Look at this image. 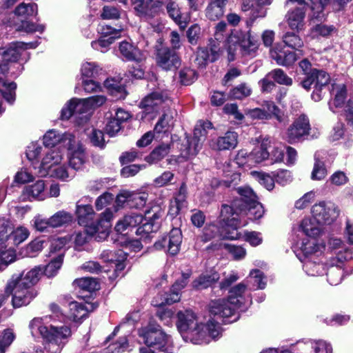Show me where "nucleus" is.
Masks as SVG:
<instances>
[{"mask_svg":"<svg viewBox=\"0 0 353 353\" xmlns=\"http://www.w3.org/2000/svg\"><path fill=\"white\" fill-rule=\"evenodd\" d=\"M42 270L35 267L19 275H12L6 285V292L12 294V303L14 307L28 305L37 295L34 285L39 280Z\"/></svg>","mask_w":353,"mask_h":353,"instance_id":"f257e3e1","label":"nucleus"},{"mask_svg":"<svg viewBox=\"0 0 353 353\" xmlns=\"http://www.w3.org/2000/svg\"><path fill=\"white\" fill-rule=\"evenodd\" d=\"M42 270L35 267L19 275H12L6 285V292L12 294V303L14 307L28 305L37 295L34 285L39 280Z\"/></svg>","mask_w":353,"mask_h":353,"instance_id":"f03ea898","label":"nucleus"},{"mask_svg":"<svg viewBox=\"0 0 353 353\" xmlns=\"http://www.w3.org/2000/svg\"><path fill=\"white\" fill-rule=\"evenodd\" d=\"M245 289V284L239 283L230 290L228 300L212 301L209 304L210 314L216 319H223V322L225 323L236 321L239 319V315L236 314V312L245 310V307L243 306L244 298L243 296Z\"/></svg>","mask_w":353,"mask_h":353,"instance_id":"7ed1b4c3","label":"nucleus"},{"mask_svg":"<svg viewBox=\"0 0 353 353\" xmlns=\"http://www.w3.org/2000/svg\"><path fill=\"white\" fill-rule=\"evenodd\" d=\"M232 179L223 181V184L227 188H233L238 193L239 197L234 203V206L240 208L243 214H245L250 219L257 220L264 214V209L262 205L257 201V196L251 188L247 186L235 188L237 181L240 180L239 173H233Z\"/></svg>","mask_w":353,"mask_h":353,"instance_id":"20e7f679","label":"nucleus"},{"mask_svg":"<svg viewBox=\"0 0 353 353\" xmlns=\"http://www.w3.org/2000/svg\"><path fill=\"white\" fill-rule=\"evenodd\" d=\"M299 67L305 75L300 82V85L305 90L309 91L313 86L314 90L311 94L312 100L319 101L323 97V90L330 82V76L325 70L312 67L311 63L304 59L299 62Z\"/></svg>","mask_w":353,"mask_h":353,"instance_id":"39448f33","label":"nucleus"},{"mask_svg":"<svg viewBox=\"0 0 353 353\" xmlns=\"http://www.w3.org/2000/svg\"><path fill=\"white\" fill-rule=\"evenodd\" d=\"M212 129V123L208 121H199L194 130L192 138L186 137L180 148L181 157L188 159L195 156L207 138L208 130Z\"/></svg>","mask_w":353,"mask_h":353,"instance_id":"423d86ee","label":"nucleus"},{"mask_svg":"<svg viewBox=\"0 0 353 353\" xmlns=\"http://www.w3.org/2000/svg\"><path fill=\"white\" fill-rule=\"evenodd\" d=\"M315 243L307 239L303 241L300 247L305 258L302 260L303 268L307 274L312 276L323 275L325 272V265L312 254L316 252Z\"/></svg>","mask_w":353,"mask_h":353,"instance_id":"0eeeda50","label":"nucleus"},{"mask_svg":"<svg viewBox=\"0 0 353 353\" xmlns=\"http://www.w3.org/2000/svg\"><path fill=\"white\" fill-rule=\"evenodd\" d=\"M139 336L143 338L146 347L152 352H157L170 347V337L159 326L143 328L139 330Z\"/></svg>","mask_w":353,"mask_h":353,"instance_id":"6e6552de","label":"nucleus"},{"mask_svg":"<svg viewBox=\"0 0 353 353\" xmlns=\"http://www.w3.org/2000/svg\"><path fill=\"white\" fill-rule=\"evenodd\" d=\"M157 82V78L154 76L150 83L154 85L150 88L153 91L148 94L140 103V107L145 109L147 113L157 111L158 107L161 105L168 98V92L165 85Z\"/></svg>","mask_w":353,"mask_h":353,"instance_id":"1a4fd4ad","label":"nucleus"},{"mask_svg":"<svg viewBox=\"0 0 353 353\" xmlns=\"http://www.w3.org/2000/svg\"><path fill=\"white\" fill-rule=\"evenodd\" d=\"M179 332L183 334L188 333L192 336H203L204 328L203 323H199L196 315L192 310H185L178 312L176 323Z\"/></svg>","mask_w":353,"mask_h":353,"instance_id":"9d476101","label":"nucleus"},{"mask_svg":"<svg viewBox=\"0 0 353 353\" xmlns=\"http://www.w3.org/2000/svg\"><path fill=\"white\" fill-rule=\"evenodd\" d=\"M164 215V211L159 206H154L145 211V222L138 227L136 234L142 239L152 238L151 235L160 228L161 219Z\"/></svg>","mask_w":353,"mask_h":353,"instance_id":"9b49d317","label":"nucleus"},{"mask_svg":"<svg viewBox=\"0 0 353 353\" xmlns=\"http://www.w3.org/2000/svg\"><path fill=\"white\" fill-rule=\"evenodd\" d=\"M37 46V43L13 42L0 48V56L6 63L17 62L20 60L26 61L29 59V55L26 50L28 48H35Z\"/></svg>","mask_w":353,"mask_h":353,"instance_id":"f8f14e48","label":"nucleus"},{"mask_svg":"<svg viewBox=\"0 0 353 353\" xmlns=\"http://www.w3.org/2000/svg\"><path fill=\"white\" fill-rule=\"evenodd\" d=\"M311 130L309 118L305 114H301L294 119L288 128L285 139L291 144L303 141L308 136Z\"/></svg>","mask_w":353,"mask_h":353,"instance_id":"ddd939ff","label":"nucleus"},{"mask_svg":"<svg viewBox=\"0 0 353 353\" xmlns=\"http://www.w3.org/2000/svg\"><path fill=\"white\" fill-rule=\"evenodd\" d=\"M133 8L141 19L150 22L154 31L160 30L159 21L155 19L158 14V6L153 3V0H131Z\"/></svg>","mask_w":353,"mask_h":353,"instance_id":"4468645a","label":"nucleus"},{"mask_svg":"<svg viewBox=\"0 0 353 353\" xmlns=\"http://www.w3.org/2000/svg\"><path fill=\"white\" fill-rule=\"evenodd\" d=\"M65 147L70 151V166L74 170H81L85 162V154L83 147L77 142L74 136L67 134L63 139Z\"/></svg>","mask_w":353,"mask_h":353,"instance_id":"2eb2a0df","label":"nucleus"},{"mask_svg":"<svg viewBox=\"0 0 353 353\" xmlns=\"http://www.w3.org/2000/svg\"><path fill=\"white\" fill-rule=\"evenodd\" d=\"M238 198L234 199L231 205L223 204L221 207L220 214V223L229 230H236L245 225L239 218V214H243L240 208L234 206V203Z\"/></svg>","mask_w":353,"mask_h":353,"instance_id":"dca6fc26","label":"nucleus"},{"mask_svg":"<svg viewBox=\"0 0 353 353\" xmlns=\"http://www.w3.org/2000/svg\"><path fill=\"white\" fill-rule=\"evenodd\" d=\"M220 44L217 38L211 39L207 46L198 48L195 62L199 67L203 68L209 62H214L220 57L222 53Z\"/></svg>","mask_w":353,"mask_h":353,"instance_id":"f3484780","label":"nucleus"},{"mask_svg":"<svg viewBox=\"0 0 353 353\" xmlns=\"http://www.w3.org/2000/svg\"><path fill=\"white\" fill-rule=\"evenodd\" d=\"M312 214L321 225L330 224L338 217L339 210L334 203L321 201L312 206Z\"/></svg>","mask_w":353,"mask_h":353,"instance_id":"a211bd4d","label":"nucleus"},{"mask_svg":"<svg viewBox=\"0 0 353 353\" xmlns=\"http://www.w3.org/2000/svg\"><path fill=\"white\" fill-rule=\"evenodd\" d=\"M216 237H219L223 239L235 240L240 237V234L236 230H229L225 227L221 230L219 227L214 223L206 225L203 231L202 235L198 237L196 245L199 242L206 243Z\"/></svg>","mask_w":353,"mask_h":353,"instance_id":"6ab92c4d","label":"nucleus"},{"mask_svg":"<svg viewBox=\"0 0 353 353\" xmlns=\"http://www.w3.org/2000/svg\"><path fill=\"white\" fill-rule=\"evenodd\" d=\"M182 242L181 231L179 228H173L168 236L162 237L154 244L156 250L166 249L172 255L176 254Z\"/></svg>","mask_w":353,"mask_h":353,"instance_id":"aec40b11","label":"nucleus"},{"mask_svg":"<svg viewBox=\"0 0 353 353\" xmlns=\"http://www.w3.org/2000/svg\"><path fill=\"white\" fill-rule=\"evenodd\" d=\"M157 63L163 70H171L179 67L181 60L175 50L161 47L157 50Z\"/></svg>","mask_w":353,"mask_h":353,"instance_id":"412c9836","label":"nucleus"},{"mask_svg":"<svg viewBox=\"0 0 353 353\" xmlns=\"http://www.w3.org/2000/svg\"><path fill=\"white\" fill-rule=\"evenodd\" d=\"M44 154L41 163L38 164L37 167L34 166V169L37 170L35 173L40 176H48L49 171L53 167L58 165L62 160L61 153L57 150L48 148Z\"/></svg>","mask_w":353,"mask_h":353,"instance_id":"4be33fe9","label":"nucleus"},{"mask_svg":"<svg viewBox=\"0 0 353 353\" xmlns=\"http://www.w3.org/2000/svg\"><path fill=\"white\" fill-rule=\"evenodd\" d=\"M71 334L72 332L68 326L57 327L50 325L44 339L51 343L56 344L58 346L57 349L59 350L63 347Z\"/></svg>","mask_w":353,"mask_h":353,"instance_id":"5701e85b","label":"nucleus"},{"mask_svg":"<svg viewBox=\"0 0 353 353\" xmlns=\"http://www.w3.org/2000/svg\"><path fill=\"white\" fill-rule=\"evenodd\" d=\"M92 110L87 99H71L61 112V118L62 119H68L74 114H82L88 113Z\"/></svg>","mask_w":353,"mask_h":353,"instance_id":"b1692460","label":"nucleus"},{"mask_svg":"<svg viewBox=\"0 0 353 353\" xmlns=\"http://www.w3.org/2000/svg\"><path fill=\"white\" fill-rule=\"evenodd\" d=\"M236 42L243 56H254L259 47L257 39L249 32L241 34Z\"/></svg>","mask_w":353,"mask_h":353,"instance_id":"393cba45","label":"nucleus"},{"mask_svg":"<svg viewBox=\"0 0 353 353\" xmlns=\"http://www.w3.org/2000/svg\"><path fill=\"white\" fill-rule=\"evenodd\" d=\"M8 70V67L6 63L0 64V83H2L0 88V92L3 99L9 103L12 104L15 100V90L17 84L14 82L6 83L3 81V77Z\"/></svg>","mask_w":353,"mask_h":353,"instance_id":"a878e982","label":"nucleus"},{"mask_svg":"<svg viewBox=\"0 0 353 353\" xmlns=\"http://www.w3.org/2000/svg\"><path fill=\"white\" fill-rule=\"evenodd\" d=\"M46 188V185L44 181L38 180L33 184L26 185L23 190V193L30 201H43L48 196Z\"/></svg>","mask_w":353,"mask_h":353,"instance_id":"bb28decb","label":"nucleus"},{"mask_svg":"<svg viewBox=\"0 0 353 353\" xmlns=\"http://www.w3.org/2000/svg\"><path fill=\"white\" fill-rule=\"evenodd\" d=\"M238 143V134L234 131H228L223 136L218 137L216 141L210 143V145L218 150L234 149Z\"/></svg>","mask_w":353,"mask_h":353,"instance_id":"cd10ccee","label":"nucleus"},{"mask_svg":"<svg viewBox=\"0 0 353 353\" xmlns=\"http://www.w3.org/2000/svg\"><path fill=\"white\" fill-rule=\"evenodd\" d=\"M271 57L281 65H290L299 57L295 52L286 50L282 46H276L271 50Z\"/></svg>","mask_w":353,"mask_h":353,"instance_id":"c85d7f7f","label":"nucleus"},{"mask_svg":"<svg viewBox=\"0 0 353 353\" xmlns=\"http://www.w3.org/2000/svg\"><path fill=\"white\" fill-rule=\"evenodd\" d=\"M228 0H210L205 8V17L210 21L220 19L225 14Z\"/></svg>","mask_w":353,"mask_h":353,"instance_id":"c756f323","label":"nucleus"},{"mask_svg":"<svg viewBox=\"0 0 353 353\" xmlns=\"http://www.w3.org/2000/svg\"><path fill=\"white\" fill-rule=\"evenodd\" d=\"M272 139L270 137H265L262 139L261 145L256 147L251 152H250V161L252 165L259 163L267 159L270 155L268 148L271 147Z\"/></svg>","mask_w":353,"mask_h":353,"instance_id":"7c9ffc66","label":"nucleus"},{"mask_svg":"<svg viewBox=\"0 0 353 353\" xmlns=\"http://www.w3.org/2000/svg\"><path fill=\"white\" fill-rule=\"evenodd\" d=\"M119 49L122 57L128 61L141 62L146 57L144 52L127 41L121 42Z\"/></svg>","mask_w":353,"mask_h":353,"instance_id":"2f4dec72","label":"nucleus"},{"mask_svg":"<svg viewBox=\"0 0 353 353\" xmlns=\"http://www.w3.org/2000/svg\"><path fill=\"white\" fill-rule=\"evenodd\" d=\"M305 6L296 8L288 12L287 21L292 30H301L305 26Z\"/></svg>","mask_w":353,"mask_h":353,"instance_id":"473e14b6","label":"nucleus"},{"mask_svg":"<svg viewBox=\"0 0 353 353\" xmlns=\"http://www.w3.org/2000/svg\"><path fill=\"white\" fill-rule=\"evenodd\" d=\"M187 186L185 183H183L174 196V201L171 204L170 211L172 215L178 214L187 208Z\"/></svg>","mask_w":353,"mask_h":353,"instance_id":"72a5a7b5","label":"nucleus"},{"mask_svg":"<svg viewBox=\"0 0 353 353\" xmlns=\"http://www.w3.org/2000/svg\"><path fill=\"white\" fill-rule=\"evenodd\" d=\"M29 235L30 232L26 228L17 227L6 236V247L14 248L26 241Z\"/></svg>","mask_w":353,"mask_h":353,"instance_id":"f704fd0d","label":"nucleus"},{"mask_svg":"<svg viewBox=\"0 0 353 353\" xmlns=\"http://www.w3.org/2000/svg\"><path fill=\"white\" fill-rule=\"evenodd\" d=\"M143 221V216L139 214H131L125 215L119 220L115 225V230L122 234L127 230L137 227Z\"/></svg>","mask_w":353,"mask_h":353,"instance_id":"c9c22d12","label":"nucleus"},{"mask_svg":"<svg viewBox=\"0 0 353 353\" xmlns=\"http://www.w3.org/2000/svg\"><path fill=\"white\" fill-rule=\"evenodd\" d=\"M219 279V274L211 270L209 272H206L199 276L192 283L194 288L201 290L207 288L211 286L214 283L217 281Z\"/></svg>","mask_w":353,"mask_h":353,"instance_id":"e433bc0d","label":"nucleus"},{"mask_svg":"<svg viewBox=\"0 0 353 353\" xmlns=\"http://www.w3.org/2000/svg\"><path fill=\"white\" fill-rule=\"evenodd\" d=\"M299 228L306 236L316 237L321 231V224L312 216L303 219Z\"/></svg>","mask_w":353,"mask_h":353,"instance_id":"4c0bfd02","label":"nucleus"},{"mask_svg":"<svg viewBox=\"0 0 353 353\" xmlns=\"http://www.w3.org/2000/svg\"><path fill=\"white\" fill-rule=\"evenodd\" d=\"M76 214L79 223L87 226L93 219L94 213L91 205L80 204L79 201L77 203Z\"/></svg>","mask_w":353,"mask_h":353,"instance_id":"58836bf2","label":"nucleus"},{"mask_svg":"<svg viewBox=\"0 0 353 353\" xmlns=\"http://www.w3.org/2000/svg\"><path fill=\"white\" fill-rule=\"evenodd\" d=\"M113 218V212L111 209L108 208L101 214V218L94 228V232L101 233L102 238L108 235V229L110 226V222Z\"/></svg>","mask_w":353,"mask_h":353,"instance_id":"ea45409f","label":"nucleus"},{"mask_svg":"<svg viewBox=\"0 0 353 353\" xmlns=\"http://www.w3.org/2000/svg\"><path fill=\"white\" fill-rule=\"evenodd\" d=\"M181 299V294L178 291L172 290L170 289V292H165L164 294H159L152 301V304L157 307H161L164 305H170L179 301Z\"/></svg>","mask_w":353,"mask_h":353,"instance_id":"a19ab883","label":"nucleus"},{"mask_svg":"<svg viewBox=\"0 0 353 353\" xmlns=\"http://www.w3.org/2000/svg\"><path fill=\"white\" fill-rule=\"evenodd\" d=\"M221 246H223V248L228 250V252L233 256L234 259L235 260H241L243 259L246 254V250L244 248L232 244H211L207 247V249L219 250Z\"/></svg>","mask_w":353,"mask_h":353,"instance_id":"79ce46f5","label":"nucleus"},{"mask_svg":"<svg viewBox=\"0 0 353 353\" xmlns=\"http://www.w3.org/2000/svg\"><path fill=\"white\" fill-rule=\"evenodd\" d=\"M170 150L169 144H161L156 147L149 155L145 157V161L149 164L157 163L168 154Z\"/></svg>","mask_w":353,"mask_h":353,"instance_id":"37998d69","label":"nucleus"},{"mask_svg":"<svg viewBox=\"0 0 353 353\" xmlns=\"http://www.w3.org/2000/svg\"><path fill=\"white\" fill-rule=\"evenodd\" d=\"M50 218L52 228L66 226L70 224L73 220L72 214L65 210H59Z\"/></svg>","mask_w":353,"mask_h":353,"instance_id":"c03bdc74","label":"nucleus"},{"mask_svg":"<svg viewBox=\"0 0 353 353\" xmlns=\"http://www.w3.org/2000/svg\"><path fill=\"white\" fill-rule=\"evenodd\" d=\"M165 8L170 17L181 27L184 28L186 23L182 20L181 10L176 2L172 0H168Z\"/></svg>","mask_w":353,"mask_h":353,"instance_id":"a18cd8bd","label":"nucleus"},{"mask_svg":"<svg viewBox=\"0 0 353 353\" xmlns=\"http://www.w3.org/2000/svg\"><path fill=\"white\" fill-rule=\"evenodd\" d=\"M70 316L75 321L87 316L88 308L82 303L72 301L69 303Z\"/></svg>","mask_w":353,"mask_h":353,"instance_id":"49530a36","label":"nucleus"},{"mask_svg":"<svg viewBox=\"0 0 353 353\" xmlns=\"http://www.w3.org/2000/svg\"><path fill=\"white\" fill-rule=\"evenodd\" d=\"M38 12L37 5L36 3H20L15 9L14 14L24 19L37 15Z\"/></svg>","mask_w":353,"mask_h":353,"instance_id":"de8ad7c7","label":"nucleus"},{"mask_svg":"<svg viewBox=\"0 0 353 353\" xmlns=\"http://www.w3.org/2000/svg\"><path fill=\"white\" fill-rule=\"evenodd\" d=\"M92 232L88 230L75 232L72 235H68L70 237V241H73L76 247H80L88 242L96 233L94 228L91 229Z\"/></svg>","mask_w":353,"mask_h":353,"instance_id":"09e8293b","label":"nucleus"},{"mask_svg":"<svg viewBox=\"0 0 353 353\" xmlns=\"http://www.w3.org/2000/svg\"><path fill=\"white\" fill-rule=\"evenodd\" d=\"M330 94L334 96V104L336 107L343 105L346 99V88L343 84H333Z\"/></svg>","mask_w":353,"mask_h":353,"instance_id":"8fccbe9b","label":"nucleus"},{"mask_svg":"<svg viewBox=\"0 0 353 353\" xmlns=\"http://www.w3.org/2000/svg\"><path fill=\"white\" fill-rule=\"evenodd\" d=\"M252 92L250 85L242 83L230 90L229 96L233 99H243L251 95Z\"/></svg>","mask_w":353,"mask_h":353,"instance_id":"3c124183","label":"nucleus"},{"mask_svg":"<svg viewBox=\"0 0 353 353\" xmlns=\"http://www.w3.org/2000/svg\"><path fill=\"white\" fill-rule=\"evenodd\" d=\"M284 43L298 52V54L301 55V51L299 48L303 46V42L299 35L293 32H287L283 36Z\"/></svg>","mask_w":353,"mask_h":353,"instance_id":"603ef678","label":"nucleus"},{"mask_svg":"<svg viewBox=\"0 0 353 353\" xmlns=\"http://www.w3.org/2000/svg\"><path fill=\"white\" fill-rule=\"evenodd\" d=\"M68 133H65L62 135L58 134L55 130H49L43 136V144L45 148L54 147L58 143H61L65 147L63 139V137Z\"/></svg>","mask_w":353,"mask_h":353,"instance_id":"864d4df0","label":"nucleus"},{"mask_svg":"<svg viewBox=\"0 0 353 353\" xmlns=\"http://www.w3.org/2000/svg\"><path fill=\"white\" fill-rule=\"evenodd\" d=\"M6 244L3 242L0 243V260L8 265L16 261L17 254L14 248L6 247Z\"/></svg>","mask_w":353,"mask_h":353,"instance_id":"5fc2aeb1","label":"nucleus"},{"mask_svg":"<svg viewBox=\"0 0 353 353\" xmlns=\"http://www.w3.org/2000/svg\"><path fill=\"white\" fill-rule=\"evenodd\" d=\"M74 283L80 289L89 292L95 291L100 288L98 281L92 277H83L76 279Z\"/></svg>","mask_w":353,"mask_h":353,"instance_id":"6e6d98bb","label":"nucleus"},{"mask_svg":"<svg viewBox=\"0 0 353 353\" xmlns=\"http://www.w3.org/2000/svg\"><path fill=\"white\" fill-rule=\"evenodd\" d=\"M48 148H43L41 145L37 143H30L26 149V157L30 161H37L36 165L38 166L39 161H37L39 157L41 154H45L46 150Z\"/></svg>","mask_w":353,"mask_h":353,"instance_id":"4d7b16f0","label":"nucleus"},{"mask_svg":"<svg viewBox=\"0 0 353 353\" xmlns=\"http://www.w3.org/2000/svg\"><path fill=\"white\" fill-rule=\"evenodd\" d=\"M63 263V254H60L45 267L43 272L48 277L54 276L61 268Z\"/></svg>","mask_w":353,"mask_h":353,"instance_id":"13d9d810","label":"nucleus"},{"mask_svg":"<svg viewBox=\"0 0 353 353\" xmlns=\"http://www.w3.org/2000/svg\"><path fill=\"white\" fill-rule=\"evenodd\" d=\"M32 221L33 228L38 232H48L52 228L50 218H45L41 214L35 216Z\"/></svg>","mask_w":353,"mask_h":353,"instance_id":"bf43d9fd","label":"nucleus"},{"mask_svg":"<svg viewBox=\"0 0 353 353\" xmlns=\"http://www.w3.org/2000/svg\"><path fill=\"white\" fill-rule=\"evenodd\" d=\"M268 77L279 84L285 85H291L292 84V78L289 77L283 70L277 68L268 72Z\"/></svg>","mask_w":353,"mask_h":353,"instance_id":"052dcab7","label":"nucleus"},{"mask_svg":"<svg viewBox=\"0 0 353 353\" xmlns=\"http://www.w3.org/2000/svg\"><path fill=\"white\" fill-rule=\"evenodd\" d=\"M74 173L69 172L67 168L64 165H57L53 167L48 174V176L56 177L63 181L72 179L74 176Z\"/></svg>","mask_w":353,"mask_h":353,"instance_id":"680f3d73","label":"nucleus"},{"mask_svg":"<svg viewBox=\"0 0 353 353\" xmlns=\"http://www.w3.org/2000/svg\"><path fill=\"white\" fill-rule=\"evenodd\" d=\"M326 274L330 284L336 285L342 281L343 270L339 266H331L327 269Z\"/></svg>","mask_w":353,"mask_h":353,"instance_id":"e2e57ef3","label":"nucleus"},{"mask_svg":"<svg viewBox=\"0 0 353 353\" xmlns=\"http://www.w3.org/2000/svg\"><path fill=\"white\" fill-rule=\"evenodd\" d=\"M148 201V194L145 192L136 193L132 192L131 199L130 200V208H135L138 210L143 209Z\"/></svg>","mask_w":353,"mask_h":353,"instance_id":"0e129e2a","label":"nucleus"},{"mask_svg":"<svg viewBox=\"0 0 353 353\" xmlns=\"http://www.w3.org/2000/svg\"><path fill=\"white\" fill-rule=\"evenodd\" d=\"M101 71V68L95 62H85L81 66V74L88 78H95Z\"/></svg>","mask_w":353,"mask_h":353,"instance_id":"69168bd1","label":"nucleus"},{"mask_svg":"<svg viewBox=\"0 0 353 353\" xmlns=\"http://www.w3.org/2000/svg\"><path fill=\"white\" fill-rule=\"evenodd\" d=\"M46 242L40 239H35L29 243L26 248V254L29 257L36 256L43 248Z\"/></svg>","mask_w":353,"mask_h":353,"instance_id":"338daca9","label":"nucleus"},{"mask_svg":"<svg viewBox=\"0 0 353 353\" xmlns=\"http://www.w3.org/2000/svg\"><path fill=\"white\" fill-rule=\"evenodd\" d=\"M114 41L115 37H107L101 36L98 40L93 41L91 43V46L92 48L96 50L105 52L108 50L109 46L113 43Z\"/></svg>","mask_w":353,"mask_h":353,"instance_id":"774afa93","label":"nucleus"}]
</instances>
